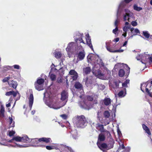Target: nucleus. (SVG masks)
I'll use <instances>...</instances> for the list:
<instances>
[{
	"label": "nucleus",
	"instance_id": "nucleus-40",
	"mask_svg": "<svg viewBox=\"0 0 152 152\" xmlns=\"http://www.w3.org/2000/svg\"><path fill=\"white\" fill-rule=\"evenodd\" d=\"M46 148L48 150H51L53 149L54 148H55L57 150L58 149V148H55L54 146H50L47 145L46 146Z\"/></svg>",
	"mask_w": 152,
	"mask_h": 152
},
{
	"label": "nucleus",
	"instance_id": "nucleus-61",
	"mask_svg": "<svg viewBox=\"0 0 152 152\" xmlns=\"http://www.w3.org/2000/svg\"><path fill=\"white\" fill-rule=\"evenodd\" d=\"M16 145L18 147H20V148H23V147H26V146L25 145H18L16 144Z\"/></svg>",
	"mask_w": 152,
	"mask_h": 152
},
{
	"label": "nucleus",
	"instance_id": "nucleus-34",
	"mask_svg": "<svg viewBox=\"0 0 152 152\" xmlns=\"http://www.w3.org/2000/svg\"><path fill=\"white\" fill-rule=\"evenodd\" d=\"M31 141L30 142H31L32 143L34 144H37L39 142V139L37 138L34 139H31Z\"/></svg>",
	"mask_w": 152,
	"mask_h": 152
},
{
	"label": "nucleus",
	"instance_id": "nucleus-21",
	"mask_svg": "<svg viewBox=\"0 0 152 152\" xmlns=\"http://www.w3.org/2000/svg\"><path fill=\"white\" fill-rule=\"evenodd\" d=\"M83 72L85 73L87 75L89 74L91 72V69L90 67L88 66L83 68Z\"/></svg>",
	"mask_w": 152,
	"mask_h": 152
},
{
	"label": "nucleus",
	"instance_id": "nucleus-58",
	"mask_svg": "<svg viewBox=\"0 0 152 152\" xmlns=\"http://www.w3.org/2000/svg\"><path fill=\"white\" fill-rule=\"evenodd\" d=\"M124 51V50H121V49H119L116 50H115V53H117V52H123Z\"/></svg>",
	"mask_w": 152,
	"mask_h": 152
},
{
	"label": "nucleus",
	"instance_id": "nucleus-46",
	"mask_svg": "<svg viewBox=\"0 0 152 152\" xmlns=\"http://www.w3.org/2000/svg\"><path fill=\"white\" fill-rule=\"evenodd\" d=\"M72 78L73 79V80H76L77 77H78V74L77 73V74H75V75H73L72 77Z\"/></svg>",
	"mask_w": 152,
	"mask_h": 152
},
{
	"label": "nucleus",
	"instance_id": "nucleus-31",
	"mask_svg": "<svg viewBox=\"0 0 152 152\" xmlns=\"http://www.w3.org/2000/svg\"><path fill=\"white\" fill-rule=\"evenodd\" d=\"M44 79L42 78H40L38 79L36 82H35V83H37L39 84L42 85L44 83Z\"/></svg>",
	"mask_w": 152,
	"mask_h": 152
},
{
	"label": "nucleus",
	"instance_id": "nucleus-55",
	"mask_svg": "<svg viewBox=\"0 0 152 152\" xmlns=\"http://www.w3.org/2000/svg\"><path fill=\"white\" fill-rule=\"evenodd\" d=\"M57 82L58 83H60L62 82V80L61 78H58L57 79Z\"/></svg>",
	"mask_w": 152,
	"mask_h": 152
},
{
	"label": "nucleus",
	"instance_id": "nucleus-26",
	"mask_svg": "<svg viewBox=\"0 0 152 152\" xmlns=\"http://www.w3.org/2000/svg\"><path fill=\"white\" fill-rule=\"evenodd\" d=\"M111 103L110 99L109 98H105L104 100V103L105 105L108 106Z\"/></svg>",
	"mask_w": 152,
	"mask_h": 152
},
{
	"label": "nucleus",
	"instance_id": "nucleus-43",
	"mask_svg": "<svg viewBox=\"0 0 152 152\" xmlns=\"http://www.w3.org/2000/svg\"><path fill=\"white\" fill-rule=\"evenodd\" d=\"M69 74L70 75H73L76 74H77V73L74 70L72 69L70 70V71L69 72Z\"/></svg>",
	"mask_w": 152,
	"mask_h": 152
},
{
	"label": "nucleus",
	"instance_id": "nucleus-57",
	"mask_svg": "<svg viewBox=\"0 0 152 152\" xmlns=\"http://www.w3.org/2000/svg\"><path fill=\"white\" fill-rule=\"evenodd\" d=\"M130 150V148L129 147H127L124 150V152H129Z\"/></svg>",
	"mask_w": 152,
	"mask_h": 152
},
{
	"label": "nucleus",
	"instance_id": "nucleus-13",
	"mask_svg": "<svg viewBox=\"0 0 152 152\" xmlns=\"http://www.w3.org/2000/svg\"><path fill=\"white\" fill-rule=\"evenodd\" d=\"M130 31L133 35H137L140 36L141 37L143 38V37L140 35V31L137 28L134 29V28H130Z\"/></svg>",
	"mask_w": 152,
	"mask_h": 152
},
{
	"label": "nucleus",
	"instance_id": "nucleus-59",
	"mask_svg": "<svg viewBox=\"0 0 152 152\" xmlns=\"http://www.w3.org/2000/svg\"><path fill=\"white\" fill-rule=\"evenodd\" d=\"M100 112H99V111H98L97 113V118L98 120H99V121L100 120V117L99 115V114Z\"/></svg>",
	"mask_w": 152,
	"mask_h": 152
},
{
	"label": "nucleus",
	"instance_id": "nucleus-38",
	"mask_svg": "<svg viewBox=\"0 0 152 152\" xmlns=\"http://www.w3.org/2000/svg\"><path fill=\"white\" fill-rule=\"evenodd\" d=\"M9 120H10L9 123L10 124V127H14L15 126L14 122H13L12 123L13 120H12V118L10 117L9 118Z\"/></svg>",
	"mask_w": 152,
	"mask_h": 152
},
{
	"label": "nucleus",
	"instance_id": "nucleus-1",
	"mask_svg": "<svg viewBox=\"0 0 152 152\" xmlns=\"http://www.w3.org/2000/svg\"><path fill=\"white\" fill-rule=\"evenodd\" d=\"M76 118L75 124L77 127L83 128L87 125V119L84 115H77Z\"/></svg>",
	"mask_w": 152,
	"mask_h": 152
},
{
	"label": "nucleus",
	"instance_id": "nucleus-2",
	"mask_svg": "<svg viewBox=\"0 0 152 152\" xmlns=\"http://www.w3.org/2000/svg\"><path fill=\"white\" fill-rule=\"evenodd\" d=\"M149 81L145 83H143L141 84L140 88L141 90L144 92V89L145 88V92L150 97H152V93L150 92L151 90V85Z\"/></svg>",
	"mask_w": 152,
	"mask_h": 152
},
{
	"label": "nucleus",
	"instance_id": "nucleus-50",
	"mask_svg": "<svg viewBox=\"0 0 152 152\" xmlns=\"http://www.w3.org/2000/svg\"><path fill=\"white\" fill-rule=\"evenodd\" d=\"M60 116L64 120H66L67 118V116L65 114H64L60 115Z\"/></svg>",
	"mask_w": 152,
	"mask_h": 152
},
{
	"label": "nucleus",
	"instance_id": "nucleus-19",
	"mask_svg": "<svg viewBox=\"0 0 152 152\" xmlns=\"http://www.w3.org/2000/svg\"><path fill=\"white\" fill-rule=\"evenodd\" d=\"M126 94V89L124 88L118 93V95L119 97H123L125 96Z\"/></svg>",
	"mask_w": 152,
	"mask_h": 152
},
{
	"label": "nucleus",
	"instance_id": "nucleus-32",
	"mask_svg": "<svg viewBox=\"0 0 152 152\" xmlns=\"http://www.w3.org/2000/svg\"><path fill=\"white\" fill-rule=\"evenodd\" d=\"M129 14L128 13H126L125 15H124V21L128 20L129 21Z\"/></svg>",
	"mask_w": 152,
	"mask_h": 152
},
{
	"label": "nucleus",
	"instance_id": "nucleus-41",
	"mask_svg": "<svg viewBox=\"0 0 152 152\" xmlns=\"http://www.w3.org/2000/svg\"><path fill=\"white\" fill-rule=\"evenodd\" d=\"M124 67L126 68V72L127 73L126 74H127L128 75L129 74L130 72V68L128 66V65L126 64H125L124 66Z\"/></svg>",
	"mask_w": 152,
	"mask_h": 152
},
{
	"label": "nucleus",
	"instance_id": "nucleus-8",
	"mask_svg": "<svg viewBox=\"0 0 152 152\" xmlns=\"http://www.w3.org/2000/svg\"><path fill=\"white\" fill-rule=\"evenodd\" d=\"M86 43L88 45L91 49L94 50L93 47L91 43V42L90 37L89 36V34H88L86 35Z\"/></svg>",
	"mask_w": 152,
	"mask_h": 152
},
{
	"label": "nucleus",
	"instance_id": "nucleus-44",
	"mask_svg": "<svg viewBox=\"0 0 152 152\" xmlns=\"http://www.w3.org/2000/svg\"><path fill=\"white\" fill-rule=\"evenodd\" d=\"M130 27L129 26H126L124 27L123 30L124 32H127V31H128V29Z\"/></svg>",
	"mask_w": 152,
	"mask_h": 152
},
{
	"label": "nucleus",
	"instance_id": "nucleus-42",
	"mask_svg": "<svg viewBox=\"0 0 152 152\" xmlns=\"http://www.w3.org/2000/svg\"><path fill=\"white\" fill-rule=\"evenodd\" d=\"M106 48L107 50L110 52L113 53H115V50H113V49L110 47L108 45H106Z\"/></svg>",
	"mask_w": 152,
	"mask_h": 152
},
{
	"label": "nucleus",
	"instance_id": "nucleus-48",
	"mask_svg": "<svg viewBox=\"0 0 152 152\" xmlns=\"http://www.w3.org/2000/svg\"><path fill=\"white\" fill-rule=\"evenodd\" d=\"M102 124H104V125H107L108 124H109V122L107 120H105L104 122H101Z\"/></svg>",
	"mask_w": 152,
	"mask_h": 152
},
{
	"label": "nucleus",
	"instance_id": "nucleus-4",
	"mask_svg": "<svg viewBox=\"0 0 152 152\" xmlns=\"http://www.w3.org/2000/svg\"><path fill=\"white\" fill-rule=\"evenodd\" d=\"M97 96L95 94H93L91 95H87L86 96L87 99L89 101L93 102L94 104H96L97 103Z\"/></svg>",
	"mask_w": 152,
	"mask_h": 152
},
{
	"label": "nucleus",
	"instance_id": "nucleus-47",
	"mask_svg": "<svg viewBox=\"0 0 152 152\" xmlns=\"http://www.w3.org/2000/svg\"><path fill=\"white\" fill-rule=\"evenodd\" d=\"M150 56L148 58V62L150 64H152V54L150 56Z\"/></svg>",
	"mask_w": 152,
	"mask_h": 152
},
{
	"label": "nucleus",
	"instance_id": "nucleus-37",
	"mask_svg": "<svg viewBox=\"0 0 152 152\" xmlns=\"http://www.w3.org/2000/svg\"><path fill=\"white\" fill-rule=\"evenodd\" d=\"M121 142L122 143V144H121L120 142L119 143V147L118 149V151H120L121 149L125 148V147L124 146V143L122 142L121 141Z\"/></svg>",
	"mask_w": 152,
	"mask_h": 152
},
{
	"label": "nucleus",
	"instance_id": "nucleus-17",
	"mask_svg": "<svg viewBox=\"0 0 152 152\" xmlns=\"http://www.w3.org/2000/svg\"><path fill=\"white\" fill-rule=\"evenodd\" d=\"M8 84L10 86L14 88L15 89L18 85L17 82L15 81L12 80L10 82H8Z\"/></svg>",
	"mask_w": 152,
	"mask_h": 152
},
{
	"label": "nucleus",
	"instance_id": "nucleus-24",
	"mask_svg": "<svg viewBox=\"0 0 152 152\" xmlns=\"http://www.w3.org/2000/svg\"><path fill=\"white\" fill-rule=\"evenodd\" d=\"M4 107L1 105L0 107V117L3 118L4 117Z\"/></svg>",
	"mask_w": 152,
	"mask_h": 152
},
{
	"label": "nucleus",
	"instance_id": "nucleus-45",
	"mask_svg": "<svg viewBox=\"0 0 152 152\" xmlns=\"http://www.w3.org/2000/svg\"><path fill=\"white\" fill-rule=\"evenodd\" d=\"M10 77H5L2 80V82L4 83L8 82V81L10 80Z\"/></svg>",
	"mask_w": 152,
	"mask_h": 152
},
{
	"label": "nucleus",
	"instance_id": "nucleus-5",
	"mask_svg": "<svg viewBox=\"0 0 152 152\" xmlns=\"http://www.w3.org/2000/svg\"><path fill=\"white\" fill-rule=\"evenodd\" d=\"M97 145L98 148L103 151L105 150H109L107 144L105 143H101L98 141L97 143Z\"/></svg>",
	"mask_w": 152,
	"mask_h": 152
},
{
	"label": "nucleus",
	"instance_id": "nucleus-52",
	"mask_svg": "<svg viewBox=\"0 0 152 152\" xmlns=\"http://www.w3.org/2000/svg\"><path fill=\"white\" fill-rule=\"evenodd\" d=\"M132 25L133 26H137V23L135 21H132L131 22Z\"/></svg>",
	"mask_w": 152,
	"mask_h": 152
},
{
	"label": "nucleus",
	"instance_id": "nucleus-22",
	"mask_svg": "<svg viewBox=\"0 0 152 152\" xmlns=\"http://www.w3.org/2000/svg\"><path fill=\"white\" fill-rule=\"evenodd\" d=\"M17 94V93L13 91H10L8 92H7L6 94L5 95L7 96H10L11 95H13V96L14 97L16 96Z\"/></svg>",
	"mask_w": 152,
	"mask_h": 152
},
{
	"label": "nucleus",
	"instance_id": "nucleus-63",
	"mask_svg": "<svg viewBox=\"0 0 152 152\" xmlns=\"http://www.w3.org/2000/svg\"><path fill=\"white\" fill-rule=\"evenodd\" d=\"M119 40V38H117L114 39V41L116 42H118Z\"/></svg>",
	"mask_w": 152,
	"mask_h": 152
},
{
	"label": "nucleus",
	"instance_id": "nucleus-56",
	"mask_svg": "<svg viewBox=\"0 0 152 152\" xmlns=\"http://www.w3.org/2000/svg\"><path fill=\"white\" fill-rule=\"evenodd\" d=\"M15 69H19L20 68V66L18 65H15L13 66Z\"/></svg>",
	"mask_w": 152,
	"mask_h": 152
},
{
	"label": "nucleus",
	"instance_id": "nucleus-14",
	"mask_svg": "<svg viewBox=\"0 0 152 152\" xmlns=\"http://www.w3.org/2000/svg\"><path fill=\"white\" fill-rule=\"evenodd\" d=\"M114 143L115 142L114 139L112 138H110L108 143L107 144L108 149H109V150L113 148Z\"/></svg>",
	"mask_w": 152,
	"mask_h": 152
},
{
	"label": "nucleus",
	"instance_id": "nucleus-27",
	"mask_svg": "<svg viewBox=\"0 0 152 152\" xmlns=\"http://www.w3.org/2000/svg\"><path fill=\"white\" fill-rule=\"evenodd\" d=\"M103 115L104 118L107 119L108 118L110 115V112L107 110L104 111L103 113Z\"/></svg>",
	"mask_w": 152,
	"mask_h": 152
},
{
	"label": "nucleus",
	"instance_id": "nucleus-35",
	"mask_svg": "<svg viewBox=\"0 0 152 152\" xmlns=\"http://www.w3.org/2000/svg\"><path fill=\"white\" fill-rule=\"evenodd\" d=\"M133 8L134 10L137 11H140L142 10V8L138 7L136 4H134V5Z\"/></svg>",
	"mask_w": 152,
	"mask_h": 152
},
{
	"label": "nucleus",
	"instance_id": "nucleus-10",
	"mask_svg": "<svg viewBox=\"0 0 152 152\" xmlns=\"http://www.w3.org/2000/svg\"><path fill=\"white\" fill-rule=\"evenodd\" d=\"M61 99L64 101L68 98V92L65 90H63L61 94Z\"/></svg>",
	"mask_w": 152,
	"mask_h": 152
},
{
	"label": "nucleus",
	"instance_id": "nucleus-25",
	"mask_svg": "<svg viewBox=\"0 0 152 152\" xmlns=\"http://www.w3.org/2000/svg\"><path fill=\"white\" fill-rule=\"evenodd\" d=\"M35 87L36 89L39 91L42 90L43 89V87L41 85L37 83H34Z\"/></svg>",
	"mask_w": 152,
	"mask_h": 152
},
{
	"label": "nucleus",
	"instance_id": "nucleus-54",
	"mask_svg": "<svg viewBox=\"0 0 152 152\" xmlns=\"http://www.w3.org/2000/svg\"><path fill=\"white\" fill-rule=\"evenodd\" d=\"M99 64L101 65L102 66H104V63L103 62L102 60L101 59H99Z\"/></svg>",
	"mask_w": 152,
	"mask_h": 152
},
{
	"label": "nucleus",
	"instance_id": "nucleus-23",
	"mask_svg": "<svg viewBox=\"0 0 152 152\" xmlns=\"http://www.w3.org/2000/svg\"><path fill=\"white\" fill-rule=\"evenodd\" d=\"M105 139V137L104 134L100 133L99 134L98 136V141L100 142L104 141Z\"/></svg>",
	"mask_w": 152,
	"mask_h": 152
},
{
	"label": "nucleus",
	"instance_id": "nucleus-15",
	"mask_svg": "<svg viewBox=\"0 0 152 152\" xmlns=\"http://www.w3.org/2000/svg\"><path fill=\"white\" fill-rule=\"evenodd\" d=\"M93 77L92 76H89L86 77L85 81V84L88 86L89 84H91L93 80Z\"/></svg>",
	"mask_w": 152,
	"mask_h": 152
},
{
	"label": "nucleus",
	"instance_id": "nucleus-9",
	"mask_svg": "<svg viewBox=\"0 0 152 152\" xmlns=\"http://www.w3.org/2000/svg\"><path fill=\"white\" fill-rule=\"evenodd\" d=\"M74 87L78 91H80L83 90V85L79 82H77L75 83Z\"/></svg>",
	"mask_w": 152,
	"mask_h": 152
},
{
	"label": "nucleus",
	"instance_id": "nucleus-33",
	"mask_svg": "<svg viewBox=\"0 0 152 152\" xmlns=\"http://www.w3.org/2000/svg\"><path fill=\"white\" fill-rule=\"evenodd\" d=\"M129 83V80L128 79L126 80L124 83H122V86L124 87H128L127 84Z\"/></svg>",
	"mask_w": 152,
	"mask_h": 152
},
{
	"label": "nucleus",
	"instance_id": "nucleus-30",
	"mask_svg": "<svg viewBox=\"0 0 152 152\" xmlns=\"http://www.w3.org/2000/svg\"><path fill=\"white\" fill-rule=\"evenodd\" d=\"M96 72L99 78H101L104 76L103 74L99 70H98Z\"/></svg>",
	"mask_w": 152,
	"mask_h": 152
},
{
	"label": "nucleus",
	"instance_id": "nucleus-39",
	"mask_svg": "<svg viewBox=\"0 0 152 152\" xmlns=\"http://www.w3.org/2000/svg\"><path fill=\"white\" fill-rule=\"evenodd\" d=\"M56 76L54 74H52L50 75V78L52 81H55L56 79Z\"/></svg>",
	"mask_w": 152,
	"mask_h": 152
},
{
	"label": "nucleus",
	"instance_id": "nucleus-3",
	"mask_svg": "<svg viewBox=\"0 0 152 152\" xmlns=\"http://www.w3.org/2000/svg\"><path fill=\"white\" fill-rule=\"evenodd\" d=\"M13 140H14L17 142H21L26 143L30 142L31 141V138H29L27 135L22 137H20L19 136L14 137H13Z\"/></svg>",
	"mask_w": 152,
	"mask_h": 152
},
{
	"label": "nucleus",
	"instance_id": "nucleus-29",
	"mask_svg": "<svg viewBox=\"0 0 152 152\" xmlns=\"http://www.w3.org/2000/svg\"><path fill=\"white\" fill-rule=\"evenodd\" d=\"M125 73L124 70L123 69H121L119 71L118 75L119 77H122L124 76Z\"/></svg>",
	"mask_w": 152,
	"mask_h": 152
},
{
	"label": "nucleus",
	"instance_id": "nucleus-60",
	"mask_svg": "<svg viewBox=\"0 0 152 152\" xmlns=\"http://www.w3.org/2000/svg\"><path fill=\"white\" fill-rule=\"evenodd\" d=\"M118 20H116L115 21V23H114V25L116 27H118Z\"/></svg>",
	"mask_w": 152,
	"mask_h": 152
},
{
	"label": "nucleus",
	"instance_id": "nucleus-20",
	"mask_svg": "<svg viewBox=\"0 0 152 152\" xmlns=\"http://www.w3.org/2000/svg\"><path fill=\"white\" fill-rule=\"evenodd\" d=\"M74 44V42H70L68 45L67 47L66 48V50L67 51L69 52L72 48V46Z\"/></svg>",
	"mask_w": 152,
	"mask_h": 152
},
{
	"label": "nucleus",
	"instance_id": "nucleus-12",
	"mask_svg": "<svg viewBox=\"0 0 152 152\" xmlns=\"http://www.w3.org/2000/svg\"><path fill=\"white\" fill-rule=\"evenodd\" d=\"M96 128L98 130L100 131L101 132H104L105 131V129H104L103 125L99 123H97L96 124Z\"/></svg>",
	"mask_w": 152,
	"mask_h": 152
},
{
	"label": "nucleus",
	"instance_id": "nucleus-62",
	"mask_svg": "<svg viewBox=\"0 0 152 152\" xmlns=\"http://www.w3.org/2000/svg\"><path fill=\"white\" fill-rule=\"evenodd\" d=\"M133 0H124V2L126 4L129 3Z\"/></svg>",
	"mask_w": 152,
	"mask_h": 152
},
{
	"label": "nucleus",
	"instance_id": "nucleus-36",
	"mask_svg": "<svg viewBox=\"0 0 152 152\" xmlns=\"http://www.w3.org/2000/svg\"><path fill=\"white\" fill-rule=\"evenodd\" d=\"M143 34L145 37L146 38H148L149 37L150 34L147 31H143Z\"/></svg>",
	"mask_w": 152,
	"mask_h": 152
},
{
	"label": "nucleus",
	"instance_id": "nucleus-64",
	"mask_svg": "<svg viewBox=\"0 0 152 152\" xmlns=\"http://www.w3.org/2000/svg\"><path fill=\"white\" fill-rule=\"evenodd\" d=\"M127 42H128L127 41H126L125 42H124V43L123 44V45L122 46L124 47V46H125L126 45V44L127 43Z\"/></svg>",
	"mask_w": 152,
	"mask_h": 152
},
{
	"label": "nucleus",
	"instance_id": "nucleus-18",
	"mask_svg": "<svg viewBox=\"0 0 152 152\" xmlns=\"http://www.w3.org/2000/svg\"><path fill=\"white\" fill-rule=\"evenodd\" d=\"M142 127L143 130L145 131L146 133L149 135H151V133L150 131V129L146 125L144 124H142Z\"/></svg>",
	"mask_w": 152,
	"mask_h": 152
},
{
	"label": "nucleus",
	"instance_id": "nucleus-51",
	"mask_svg": "<svg viewBox=\"0 0 152 152\" xmlns=\"http://www.w3.org/2000/svg\"><path fill=\"white\" fill-rule=\"evenodd\" d=\"M118 31V27H116L115 28L113 29V32L116 34V32Z\"/></svg>",
	"mask_w": 152,
	"mask_h": 152
},
{
	"label": "nucleus",
	"instance_id": "nucleus-11",
	"mask_svg": "<svg viewBox=\"0 0 152 152\" xmlns=\"http://www.w3.org/2000/svg\"><path fill=\"white\" fill-rule=\"evenodd\" d=\"M28 100L29 106L30 108V110H31L34 102V96L32 94H30Z\"/></svg>",
	"mask_w": 152,
	"mask_h": 152
},
{
	"label": "nucleus",
	"instance_id": "nucleus-49",
	"mask_svg": "<svg viewBox=\"0 0 152 152\" xmlns=\"http://www.w3.org/2000/svg\"><path fill=\"white\" fill-rule=\"evenodd\" d=\"M15 134V132L13 131H10L9 133V135L10 137L13 136Z\"/></svg>",
	"mask_w": 152,
	"mask_h": 152
},
{
	"label": "nucleus",
	"instance_id": "nucleus-7",
	"mask_svg": "<svg viewBox=\"0 0 152 152\" xmlns=\"http://www.w3.org/2000/svg\"><path fill=\"white\" fill-rule=\"evenodd\" d=\"M85 53L84 50L80 51L77 54V59L78 61H81L83 60L85 57Z\"/></svg>",
	"mask_w": 152,
	"mask_h": 152
},
{
	"label": "nucleus",
	"instance_id": "nucleus-53",
	"mask_svg": "<svg viewBox=\"0 0 152 152\" xmlns=\"http://www.w3.org/2000/svg\"><path fill=\"white\" fill-rule=\"evenodd\" d=\"M104 132H106V134L107 135L108 137H111V134L109 132V131H107V130H105Z\"/></svg>",
	"mask_w": 152,
	"mask_h": 152
},
{
	"label": "nucleus",
	"instance_id": "nucleus-16",
	"mask_svg": "<svg viewBox=\"0 0 152 152\" xmlns=\"http://www.w3.org/2000/svg\"><path fill=\"white\" fill-rule=\"evenodd\" d=\"M39 142H43L46 143H48L52 142L51 139L50 138L42 137L39 139Z\"/></svg>",
	"mask_w": 152,
	"mask_h": 152
},
{
	"label": "nucleus",
	"instance_id": "nucleus-28",
	"mask_svg": "<svg viewBox=\"0 0 152 152\" xmlns=\"http://www.w3.org/2000/svg\"><path fill=\"white\" fill-rule=\"evenodd\" d=\"M55 57L56 58H59L61 57L62 54L60 52H56L54 53Z\"/></svg>",
	"mask_w": 152,
	"mask_h": 152
},
{
	"label": "nucleus",
	"instance_id": "nucleus-6",
	"mask_svg": "<svg viewBox=\"0 0 152 152\" xmlns=\"http://www.w3.org/2000/svg\"><path fill=\"white\" fill-rule=\"evenodd\" d=\"M75 42L77 43V46L79 48V49L80 50H83V48L82 46L81 45H79V43H82L83 44H85V43L83 40L82 37L79 38H77L75 39Z\"/></svg>",
	"mask_w": 152,
	"mask_h": 152
}]
</instances>
